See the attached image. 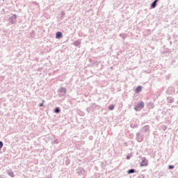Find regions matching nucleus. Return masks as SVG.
<instances>
[{
  "mask_svg": "<svg viewBox=\"0 0 178 178\" xmlns=\"http://www.w3.org/2000/svg\"><path fill=\"white\" fill-rule=\"evenodd\" d=\"M143 108H144V102H141L135 107V111H140Z\"/></svg>",
  "mask_w": 178,
  "mask_h": 178,
  "instance_id": "1",
  "label": "nucleus"
},
{
  "mask_svg": "<svg viewBox=\"0 0 178 178\" xmlns=\"http://www.w3.org/2000/svg\"><path fill=\"white\" fill-rule=\"evenodd\" d=\"M140 166H148V161H147V159H143L140 163Z\"/></svg>",
  "mask_w": 178,
  "mask_h": 178,
  "instance_id": "2",
  "label": "nucleus"
},
{
  "mask_svg": "<svg viewBox=\"0 0 178 178\" xmlns=\"http://www.w3.org/2000/svg\"><path fill=\"white\" fill-rule=\"evenodd\" d=\"M63 36L62 32H57L56 34V38L57 39L62 38Z\"/></svg>",
  "mask_w": 178,
  "mask_h": 178,
  "instance_id": "3",
  "label": "nucleus"
},
{
  "mask_svg": "<svg viewBox=\"0 0 178 178\" xmlns=\"http://www.w3.org/2000/svg\"><path fill=\"white\" fill-rule=\"evenodd\" d=\"M157 2H158V0H155V1L152 3L151 8H152V9L156 8V3H157Z\"/></svg>",
  "mask_w": 178,
  "mask_h": 178,
  "instance_id": "4",
  "label": "nucleus"
},
{
  "mask_svg": "<svg viewBox=\"0 0 178 178\" xmlns=\"http://www.w3.org/2000/svg\"><path fill=\"white\" fill-rule=\"evenodd\" d=\"M141 90H142V88L141 86H138L136 89V92L138 93V92H141Z\"/></svg>",
  "mask_w": 178,
  "mask_h": 178,
  "instance_id": "5",
  "label": "nucleus"
},
{
  "mask_svg": "<svg viewBox=\"0 0 178 178\" xmlns=\"http://www.w3.org/2000/svg\"><path fill=\"white\" fill-rule=\"evenodd\" d=\"M135 172H136V170H134V169H131L127 172L129 175H130L131 173H135Z\"/></svg>",
  "mask_w": 178,
  "mask_h": 178,
  "instance_id": "6",
  "label": "nucleus"
},
{
  "mask_svg": "<svg viewBox=\"0 0 178 178\" xmlns=\"http://www.w3.org/2000/svg\"><path fill=\"white\" fill-rule=\"evenodd\" d=\"M108 109H109L110 111H113V109H115V106H113V105H110V106H108Z\"/></svg>",
  "mask_w": 178,
  "mask_h": 178,
  "instance_id": "7",
  "label": "nucleus"
},
{
  "mask_svg": "<svg viewBox=\"0 0 178 178\" xmlns=\"http://www.w3.org/2000/svg\"><path fill=\"white\" fill-rule=\"evenodd\" d=\"M55 112H56V113H59V112H60V110L59 109V108H56L55 109Z\"/></svg>",
  "mask_w": 178,
  "mask_h": 178,
  "instance_id": "8",
  "label": "nucleus"
},
{
  "mask_svg": "<svg viewBox=\"0 0 178 178\" xmlns=\"http://www.w3.org/2000/svg\"><path fill=\"white\" fill-rule=\"evenodd\" d=\"M2 147H3V143L0 141V149H1Z\"/></svg>",
  "mask_w": 178,
  "mask_h": 178,
  "instance_id": "9",
  "label": "nucleus"
},
{
  "mask_svg": "<svg viewBox=\"0 0 178 178\" xmlns=\"http://www.w3.org/2000/svg\"><path fill=\"white\" fill-rule=\"evenodd\" d=\"M169 169H173L174 168H175V166L174 165H169Z\"/></svg>",
  "mask_w": 178,
  "mask_h": 178,
  "instance_id": "10",
  "label": "nucleus"
},
{
  "mask_svg": "<svg viewBox=\"0 0 178 178\" xmlns=\"http://www.w3.org/2000/svg\"><path fill=\"white\" fill-rule=\"evenodd\" d=\"M44 106V104H42V103H41L40 104V106Z\"/></svg>",
  "mask_w": 178,
  "mask_h": 178,
  "instance_id": "11",
  "label": "nucleus"
},
{
  "mask_svg": "<svg viewBox=\"0 0 178 178\" xmlns=\"http://www.w3.org/2000/svg\"><path fill=\"white\" fill-rule=\"evenodd\" d=\"M12 177H13V174H11Z\"/></svg>",
  "mask_w": 178,
  "mask_h": 178,
  "instance_id": "12",
  "label": "nucleus"
}]
</instances>
